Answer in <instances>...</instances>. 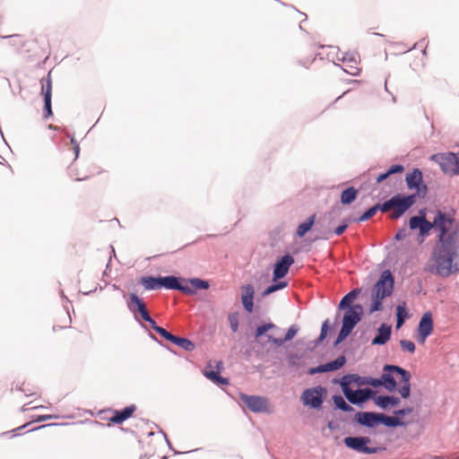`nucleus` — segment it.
Wrapping results in <instances>:
<instances>
[{"mask_svg": "<svg viewBox=\"0 0 459 459\" xmlns=\"http://www.w3.org/2000/svg\"><path fill=\"white\" fill-rule=\"evenodd\" d=\"M458 240L459 232L456 230L440 239L433 248L429 264L425 267V271L443 278L459 272Z\"/></svg>", "mask_w": 459, "mask_h": 459, "instance_id": "nucleus-1", "label": "nucleus"}, {"mask_svg": "<svg viewBox=\"0 0 459 459\" xmlns=\"http://www.w3.org/2000/svg\"><path fill=\"white\" fill-rule=\"evenodd\" d=\"M394 373L400 377L402 385L398 389L402 398H408L411 394V373L396 365L386 364L383 367V374L380 377L381 385L387 391L393 392L396 389L397 383L394 379Z\"/></svg>", "mask_w": 459, "mask_h": 459, "instance_id": "nucleus-2", "label": "nucleus"}, {"mask_svg": "<svg viewBox=\"0 0 459 459\" xmlns=\"http://www.w3.org/2000/svg\"><path fill=\"white\" fill-rule=\"evenodd\" d=\"M454 223V219L438 210L437 211L432 222L424 218L419 227L420 235L421 237H425L429 234L431 229H434V230L437 233V239L439 241L450 234L452 230H455L453 229Z\"/></svg>", "mask_w": 459, "mask_h": 459, "instance_id": "nucleus-3", "label": "nucleus"}, {"mask_svg": "<svg viewBox=\"0 0 459 459\" xmlns=\"http://www.w3.org/2000/svg\"><path fill=\"white\" fill-rule=\"evenodd\" d=\"M240 399L252 412L266 414L273 412V406L265 396L241 394Z\"/></svg>", "mask_w": 459, "mask_h": 459, "instance_id": "nucleus-4", "label": "nucleus"}, {"mask_svg": "<svg viewBox=\"0 0 459 459\" xmlns=\"http://www.w3.org/2000/svg\"><path fill=\"white\" fill-rule=\"evenodd\" d=\"M431 160L438 163L443 172L459 175V157L454 152L433 154Z\"/></svg>", "mask_w": 459, "mask_h": 459, "instance_id": "nucleus-5", "label": "nucleus"}, {"mask_svg": "<svg viewBox=\"0 0 459 459\" xmlns=\"http://www.w3.org/2000/svg\"><path fill=\"white\" fill-rule=\"evenodd\" d=\"M394 283V280L392 273L389 270H385L375 283L372 294L378 295L380 298H387L392 295Z\"/></svg>", "mask_w": 459, "mask_h": 459, "instance_id": "nucleus-6", "label": "nucleus"}, {"mask_svg": "<svg viewBox=\"0 0 459 459\" xmlns=\"http://www.w3.org/2000/svg\"><path fill=\"white\" fill-rule=\"evenodd\" d=\"M342 392L344 397L351 404L361 405L373 397L374 391L368 387L352 390L351 387L342 386Z\"/></svg>", "mask_w": 459, "mask_h": 459, "instance_id": "nucleus-7", "label": "nucleus"}, {"mask_svg": "<svg viewBox=\"0 0 459 459\" xmlns=\"http://www.w3.org/2000/svg\"><path fill=\"white\" fill-rule=\"evenodd\" d=\"M325 391V388L321 385L304 390L301 395L304 405L312 409H319L322 406L323 395Z\"/></svg>", "mask_w": 459, "mask_h": 459, "instance_id": "nucleus-8", "label": "nucleus"}, {"mask_svg": "<svg viewBox=\"0 0 459 459\" xmlns=\"http://www.w3.org/2000/svg\"><path fill=\"white\" fill-rule=\"evenodd\" d=\"M416 195H409L406 196L401 195L400 194L393 196V209L394 212L391 214L393 220L399 219L403 214L410 209L415 203Z\"/></svg>", "mask_w": 459, "mask_h": 459, "instance_id": "nucleus-9", "label": "nucleus"}, {"mask_svg": "<svg viewBox=\"0 0 459 459\" xmlns=\"http://www.w3.org/2000/svg\"><path fill=\"white\" fill-rule=\"evenodd\" d=\"M345 446L359 453L372 455L377 454L379 447H370L367 445L370 442V438L368 437H347L343 440Z\"/></svg>", "mask_w": 459, "mask_h": 459, "instance_id": "nucleus-10", "label": "nucleus"}, {"mask_svg": "<svg viewBox=\"0 0 459 459\" xmlns=\"http://www.w3.org/2000/svg\"><path fill=\"white\" fill-rule=\"evenodd\" d=\"M42 88L41 91L44 97V110H43V117L48 118L53 115L52 108H51V91H52V82L50 77V72L48 74L46 78L41 80Z\"/></svg>", "mask_w": 459, "mask_h": 459, "instance_id": "nucleus-11", "label": "nucleus"}, {"mask_svg": "<svg viewBox=\"0 0 459 459\" xmlns=\"http://www.w3.org/2000/svg\"><path fill=\"white\" fill-rule=\"evenodd\" d=\"M294 263V258L290 255L286 254L279 259L273 268V279L277 281L286 276L291 264Z\"/></svg>", "mask_w": 459, "mask_h": 459, "instance_id": "nucleus-12", "label": "nucleus"}, {"mask_svg": "<svg viewBox=\"0 0 459 459\" xmlns=\"http://www.w3.org/2000/svg\"><path fill=\"white\" fill-rule=\"evenodd\" d=\"M362 313V306L359 304L350 307L343 316L342 325L352 331L356 325L361 320Z\"/></svg>", "mask_w": 459, "mask_h": 459, "instance_id": "nucleus-13", "label": "nucleus"}, {"mask_svg": "<svg viewBox=\"0 0 459 459\" xmlns=\"http://www.w3.org/2000/svg\"><path fill=\"white\" fill-rule=\"evenodd\" d=\"M161 286L162 288L168 290H180L182 292H192L189 290V286L185 279L180 281L179 278L176 276H165L161 277Z\"/></svg>", "mask_w": 459, "mask_h": 459, "instance_id": "nucleus-14", "label": "nucleus"}, {"mask_svg": "<svg viewBox=\"0 0 459 459\" xmlns=\"http://www.w3.org/2000/svg\"><path fill=\"white\" fill-rule=\"evenodd\" d=\"M130 303L128 304V307L131 312L135 313L136 311L140 313L142 318L144 321L152 320V316H150L145 304L143 301L135 294L131 293L129 295Z\"/></svg>", "mask_w": 459, "mask_h": 459, "instance_id": "nucleus-15", "label": "nucleus"}, {"mask_svg": "<svg viewBox=\"0 0 459 459\" xmlns=\"http://www.w3.org/2000/svg\"><path fill=\"white\" fill-rule=\"evenodd\" d=\"M338 59L345 65V68H343L344 72L351 75H357L359 74V69L357 66V64L359 59V56L358 53H344L342 54V56Z\"/></svg>", "mask_w": 459, "mask_h": 459, "instance_id": "nucleus-16", "label": "nucleus"}, {"mask_svg": "<svg viewBox=\"0 0 459 459\" xmlns=\"http://www.w3.org/2000/svg\"><path fill=\"white\" fill-rule=\"evenodd\" d=\"M355 421L367 428L378 426L379 413L371 411H359L355 414Z\"/></svg>", "mask_w": 459, "mask_h": 459, "instance_id": "nucleus-17", "label": "nucleus"}, {"mask_svg": "<svg viewBox=\"0 0 459 459\" xmlns=\"http://www.w3.org/2000/svg\"><path fill=\"white\" fill-rule=\"evenodd\" d=\"M254 295L255 288L252 284H246L241 287L242 305L248 313H252L254 309Z\"/></svg>", "mask_w": 459, "mask_h": 459, "instance_id": "nucleus-18", "label": "nucleus"}, {"mask_svg": "<svg viewBox=\"0 0 459 459\" xmlns=\"http://www.w3.org/2000/svg\"><path fill=\"white\" fill-rule=\"evenodd\" d=\"M333 383L339 384L341 387H351V385L361 386L367 385V377H360L358 374H347L340 379H334Z\"/></svg>", "mask_w": 459, "mask_h": 459, "instance_id": "nucleus-19", "label": "nucleus"}, {"mask_svg": "<svg viewBox=\"0 0 459 459\" xmlns=\"http://www.w3.org/2000/svg\"><path fill=\"white\" fill-rule=\"evenodd\" d=\"M392 334V326L383 323L377 329V333L374 339L371 342L372 345H384L391 338Z\"/></svg>", "mask_w": 459, "mask_h": 459, "instance_id": "nucleus-20", "label": "nucleus"}, {"mask_svg": "<svg viewBox=\"0 0 459 459\" xmlns=\"http://www.w3.org/2000/svg\"><path fill=\"white\" fill-rule=\"evenodd\" d=\"M136 406L134 404L129 405L121 411H115L113 417L110 421L115 424H120L126 420L135 411Z\"/></svg>", "mask_w": 459, "mask_h": 459, "instance_id": "nucleus-21", "label": "nucleus"}, {"mask_svg": "<svg viewBox=\"0 0 459 459\" xmlns=\"http://www.w3.org/2000/svg\"><path fill=\"white\" fill-rule=\"evenodd\" d=\"M299 327L296 325H292L288 329L284 338H275L272 335H267L269 342H273L277 346H281L284 342L290 341L298 333Z\"/></svg>", "mask_w": 459, "mask_h": 459, "instance_id": "nucleus-22", "label": "nucleus"}, {"mask_svg": "<svg viewBox=\"0 0 459 459\" xmlns=\"http://www.w3.org/2000/svg\"><path fill=\"white\" fill-rule=\"evenodd\" d=\"M433 331V319L430 312H426L421 316L419 325L418 332H421L427 334H431Z\"/></svg>", "mask_w": 459, "mask_h": 459, "instance_id": "nucleus-23", "label": "nucleus"}, {"mask_svg": "<svg viewBox=\"0 0 459 459\" xmlns=\"http://www.w3.org/2000/svg\"><path fill=\"white\" fill-rule=\"evenodd\" d=\"M406 184L409 189L419 187L422 182V172L419 169H414L406 176Z\"/></svg>", "mask_w": 459, "mask_h": 459, "instance_id": "nucleus-24", "label": "nucleus"}, {"mask_svg": "<svg viewBox=\"0 0 459 459\" xmlns=\"http://www.w3.org/2000/svg\"><path fill=\"white\" fill-rule=\"evenodd\" d=\"M384 425L388 428H396L405 426V422L398 417H391L384 413H379L378 425Z\"/></svg>", "mask_w": 459, "mask_h": 459, "instance_id": "nucleus-25", "label": "nucleus"}, {"mask_svg": "<svg viewBox=\"0 0 459 459\" xmlns=\"http://www.w3.org/2000/svg\"><path fill=\"white\" fill-rule=\"evenodd\" d=\"M140 282L144 287V289L148 290H158L162 288L161 276H143L141 278Z\"/></svg>", "mask_w": 459, "mask_h": 459, "instance_id": "nucleus-26", "label": "nucleus"}, {"mask_svg": "<svg viewBox=\"0 0 459 459\" xmlns=\"http://www.w3.org/2000/svg\"><path fill=\"white\" fill-rule=\"evenodd\" d=\"M188 282L191 285L189 286V290L192 292H184L185 294L187 295H194L197 290H207L210 286L207 281L199 278L189 279Z\"/></svg>", "mask_w": 459, "mask_h": 459, "instance_id": "nucleus-27", "label": "nucleus"}, {"mask_svg": "<svg viewBox=\"0 0 459 459\" xmlns=\"http://www.w3.org/2000/svg\"><path fill=\"white\" fill-rule=\"evenodd\" d=\"M360 293L359 289H354L348 292L340 301L338 308L339 309H345L350 308L351 302L358 297V295Z\"/></svg>", "mask_w": 459, "mask_h": 459, "instance_id": "nucleus-28", "label": "nucleus"}, {"mask_svg": "<svg viewBox=\"0 0 459 459\" xmlns=\"http://www.w3.org/2000/svg\"><path fill=\"white\" fill-rule=\"evenodd\" d=\"M332 399L334 404V409L344 412H351L354 411V408L347 403L342 395L334 394Z\"/></svg>", "mask_w": 459, "mask_h": 459, "instance_id": "nucleus-29", "label": "nucleus"}, {"mask_svg": "<svg viewBox=\"0 0 459 459\" xmlns=\"http://www.w3.org/2000/svg\"><path fill=\"white\" fill-rule=\"evenodd\" d=\"M316 215L309 216L304 222L300 223L297 229V236L302 238L305 234L311 230L315 223Z\"/></svg>", "mask_w": 459, "mask_h": 459, "instance_id": "nucleus-30", "label": "nucleus"}, {"mask_svg": "<svg viewBox=\"0 0 459 459\" xmlns=\"http://www.w3.org/2000/svg\"><path fill=\"white\" fill-rule=\"evenodd\" d=\"M170 342L178 345L186 351H192L195 349L194 342L187 338L174 335Z\"/></svg>", "mask_w": 459, "mask_h": 459, "instance_id": "nucleus-31", "label": "nucleus"}, {"mask_svg": "<svg viewBox=\"0 0 459 459\" xmlns=\"http://www.w3.org/2000/svg\"><path fill=\"white\" fill-rule=\"evenodd\" d=\"M357 194L358 190L353 186L344 189L341 195V203L342 204H351L356 199Z\"/></svg>", "mask_w": 459, "mask_h": 459, "instance_id": "nucleus-32", "label": "nucleus"}, {"mask_svg": "<svg viewBox=\"0 0 459 459\" xmlns=\"http://www.w3.org/2000/svg\"><path fill=\"white\" fill-rule=\"evenodd\" d=\"M404 169L403 166L401 164H396L391 166L385 173L380 174L377 178V182L381 183L384 180H385L389 176L395 174V173H401Z\"/></svg>", "mask_w": 459, "mask_h": 459, "instance_id": "nucleus-33", "label": "nucleus"}, {"mask_svg": "<svg viewBox=\"0 0 459 459\" xmlns=\"http://www.w3.org/2000/svg\"><path fill=\"white\" fill-rule=\"evenodd\" d=\"M204 376L218 385H228L229 384V380L227 378L220 376V374L218 372H215L212 370L206 371L204 373Z\"/></svg>", "mask_w": 459, "mask_h": 459, "instance_id": "nucleus-34", "label": "nucleus"}, {"mask_svg": "<svg viewBox=\"0 0 459 459\" xmlns=\"http://www.w3.org/2000/svg\"><path fill=\"white\" fill-rule=\"evenodd\" d=\"M288 285L287 281H278L276 283L271 284L268 286L262 293L263 297L270 295L271 293L282 290Z\"/></svg>", "mask_w": 459, "mask_h": 459, "instance_id": "nucleus-35", "label": "nucleus"}, {"mask_svg": "<svg viewBox=\"0 0 459 459\" xmlns=\"http://www.w3.org/2000/svg\"><path fill=\"white\" fill-rule=\"evenodd\" d=\"M396 310H397L396 328H399L403 325L404 320L407 317V312L405 310L404 306H401V305L397 306Z\"/></svg>", "mask_w": 459, "mask_h": 459, "instance_id": "nucleus-36", "label": "nucleus"}, {"mask_svg": "<svg viewBox=\"0 0 459 459\" xmlns=\"http://www.w3.org/2000/svg\"><path fill=\"white\" fill-rule=\"evenodd\" d=\"M372 297H373L374 300H373L372 304L370 305L369 312L373 313V312L382 310V308H383L382 300L385 298H380L378 295H375V294H372Z\"/></svg>", "mask_w": 459, "mask_h": 459, "instance_id": "nucleus-37", "label": "nucleus"}, {"mask_svg": "<svg viewBox=\"0 0 459 459\" xmlns=\"http://www.w3.org/2000/svg\"><path fill=\"white\" fill-rule=\"evenodd\" d=\"M346 362V358L343 355L339 356L335 359L329 361L328 365L330 367L331 371L337 370L341 368Z\"/></svg>", "mask_w": 459, "mask_h": 459, "instance_id": "nucleus-38", "label": "nucleus"}, {"mask_svg": "<svg viewBox=\"0 0 459 459\" xmlns=\"http://www.w3.org/2000/svg\"><path fill=\"white\" fill-rule=\"evenodd\" d=\"M375 403L383 410H385L389 406L388 395H377L373 398Z\"/></svg>", "mask_w": 459, "mask_h": 459, "instance_id": "nucleus-39", "label": "nucleus"}, {"mask_svg": "<svg viewBox=\"0 0 459 459\" xmlns=\"http://www.w3.org/2000/svg\"><path fill=\"white\" fill-rule=\"evenodd\" d=\"M377 209L375 204L374 206H372L368 210H367L364 213H362L356 221L359 222L368 221V219L373 217L377 213Z\"/></svg>", "mask_w": 459, "mask_h": 459, "instance_id": "nucleus-40", "label": "nucleus"}, {"mask_svg": "<svg viewBox=\"0 0 459 459\" xmlns=\"http://www.w3.org/2000/svg\"><path fill=\"white\" fill-rule=\"evenodd\" d=\"M400 346L403 351L413 353L415 351V344L410 340H401Z\"/></svg>", "mask_w": 459, "mask_h": 459, "instance_id": "nucleus-41", "label": "nucleus"}, {"mask_svg": "<svg viewBox=\"0 0 459 459\" xmlns=\"http://www.w3.org/2000/svg\"><path fill=\"white\" fill-rule=\"evenodd\" d=\"M351 333V330L347 328L346 326L342 325V328L338 333L337 339L334 342V346H337L341 343L346 337Z\"/></svg>", "mask_w": 459, "mask_h": 459, "instance_id": "nucleus-42", "label": "nucleus"}, {"mask_svg": "<svg viewBox=\"0 0 459 459\" xmlns=\"http://www.w3.org/2000/svg\"><path fill=\"white\" fill-rule=\"evenodd\" d=\"M425 218V215H421V216H412L411 218H410V221H409V227L411 230H416V229H419L420 223L422 222V221L424 220Z\"/></svg>", "mask_w": 459, "mask_h": 459, "instance_id": "nucleus-43", "label": "nucleus"}, {"mask_svg": "<svg viewBox=\"0 0 459 459\" xmlns=\"http://www.w3.org/2000/svg\"><path fill=\"white\" fill-rule=\"evenodd\" d=\"M154 331L158 333L161 337H163L165 340L171 342L174 334L167 331L165 328L155 325Z\"/></svg>", "mask_w": 459, "mask_h": 459, "instance_id": "nucleus-44", "label": "nucleus"}, {"mask_svg": "<svg viewBox=\"0 0 459 459\" xmlns=\"http://www.w3.org/2000/svg\"><path fill=\"white\" fill-rule=\"evenodd\" d=\"M393 196L385 201V203L383 204H377L376 206H377V211H381L382 212H386L388 211H390L391 209H393Z\"/></svg>", "mask_w": 459, "mask_h": 459, "instance_id": "nucleus-45", "label": "nucleus"}, {"mask_svg": "<svg viewBox=\"0 0 459 459\" xmlns=\"http://www.w3.org/2000/svg\"><path fill=\"white\" fill-rule=\"evenodd\" d=\"M329 320L326 319L324 321L323 325H322V327H321V333H320V335L317 339V342H323L326 335H327V332H328V328H329Z\"/></svg>", "mask_w": 459, "mask_h": 459, "instance_id": "nucleus-46", "label": "nucleus"}, {"mask_svg": "<svg viewBox=\"0 0 459 459\" xmlns=\"http://www.w3.org/2000/svg\"><path fill=\"white\" fill-rule=\"evenodd\" d=\"M229 320H230V328H231L232 332L237 333L238 330V320L237 316L234 315H230L229 316Z\"/></svg>", "mask_w": 459, "mask_h": 459, "instance_id": "nucleus-47", "label": "nucleus"}, {"mask_svg": "<svg viewBox=\"0 0 459 459\" xmlns=\"http://www.w3.org/2000/svg\"><path fill=\"white\" fill-rule=\"evenodd\" d=\"M417 190V193L415 194L416 195V197L417 196H420V197H425V195H427V192H428V187L425 184H423L422 182L420 183V185L419 186V187H416L415 188Z\"/></svg>", "mask_w": 459, "mask_h": 459, "instance_id": "nucleus-48", "label": "nucleus"}, {"mask_svg": "<svg viewBox=\"0 0 459 459\" xmlns=\"http://www.w3.org/2000/svg\"><path fill=\"white\" fill-rule=\"evenodd\" d=\"M367 385H372L374 387L382 386L380 378H374L371 377H367Z\"/></svg>", "mask_w": 459, "mask_h": 459, "instance_id": "nucleus-49", "label": "nucleus"}, {"mask_svg": "<svg viewBox=\"0 0 459 459\" xmlns=\"http://www.w3.org/2000/svg\"><path fill=\"white\" fill-rule=\"evenodd\" d=\"M412 412V408L411 407H406V408H403V409H401V410H397V411H394V413L397 416H405V415H409Z\"/></svg>", "mask_w": 459, "mask_h": 459, "instance_id": "nucleus-50", "label": "nucleus"}, {"mask_svg": "<svg viewBox=\"0 0 459 459\" xmlns=\"http://www.w3.org/2000/svg\"><path fill=\"white\" fill-rule=\"evenodd\" d=\"M406 236H407L406 229H405V228H403V229H400V230L396 232V234H395V236H394V238H395V240H397V241H401V240L404 239V238H406Z\"/></svg>", "mask_w": 459, "mask_h": 459, "instance_id": "nucleus-51", "label": "nucleus"}, {"mask_svg": "<svg viewBox=\"0 0 459 459\" xmlns=\"http://www.w3.org/2000/svg\"><path fill=\"white\" fill-rule=\"evenodd\" d=\"M266 328L264 324L262 325H259L255 329V337L259 338L260 336L264 335L266 333Z\"/></svg>", "mask_w": 459, "mask_h": 459, "instance_id": "nucleus-52", "label": "nucleus"}, {"mask_svg": "<svg viewBox=\"0 0 459 459\" xmlns=\"http://www.w3.org/2000/svg\"><path fill=\"white\" fill-rule=\"evenodd\" d=\"M347 228H348V223H343L342 225H339L337 228H335L333 232L335 235L340 236L346 230Z\"/></svg>", "mask_w": 459, "mask_h": 459, "instance_id": "nucleus-53", "label": "nucleus"}, {"mask_svg": "<svg viewBox=\"0 0 459 459\" xmlns=\"http://www.w3.org/2000/svg\"><path fill=\"white\" fill-rule=\"evenodd\" d=\"M56 418H57V416H56V415H50V414L49 415H40L35 420V421L42 422V421H45V420H48L50 419H56Z\"/></svg>", "mask_w": 459, "mask_h": 459, "instance_id": "nucleus-54", "label": "nucleus"}, {"mask_svg": "<svg viewBox=\"0 0 459 459\" xmlns=\"http://www.w3.org/2000/svg\"><path fill=\"white\" fill-rule=\"evenodd\" d=\"M430 334H427V333H421V332H418V335H417V340L420 343H424L426 342V339L429 336Z\"/></svg>", "mask_w": 459, "mask_h": 459, "instance_id": "nucleus-55", "label": "nucleus"}, {"mask_svg": "<svg viewBox=\"0 0 459 459\" xmlns=\"http://www.w3.org/2000/svg\"><path fill=\"white\" fill-rule=\"evenodd\" d=\"M71 143L74 144V150L75 159H77V158H78V156H79V152H80V147H79V144L76 143V141L74 140V137L71 139Z\"/></svg>", "mask_w": 459, "mask_h": 459, "instance_id": "nucleus-56", "label": "nucleus"}, {"mask_svg": "<svg viewBox=\"0 0 459 459\" xmlns=\"http://www.w3.org/2000/svg\"><path fill=\"white\" fill-rule=\"evenodd\" d=\"M389 405H396L400 403V399L394 395H388Z\"/></svg>", "mask_w": 459, "mask_h": 459, "instance_id": "nucleus-57", "label": "nucleus"}, {"mask_svg": "<svg viewBox=\"0 0 459 459\" xmlns=\"http://www.w3.org/2000/svg\"><path fill=\"white\" fill-rule=\"evenodd\" d=\"M307 373L309 375H315V374L322 373L321 368H320V365L317 366V367H315V368H310L308 369Z\"/></svg>", "mask_w": 459, "mask_h": 459, "instance_id": "nucleus-58", "label": "nucleus"}, {"mask_svg": "<svg viewBox=\"0 0 459 459\" xmlns=\"http://www.w3.org/2000/svg\"><path fill=\"white\" fill-rule=\"evenodd\" d=\"M320 368H321L322 373L331 371L328 362L325 364L320 365Z\"/></svg>", "mask_w": 459, "mask_h": 459, "instance_id": "nucleus-59", "label": "nucleus"}, {"mask_svg": "<svg viewBox=\"0 0 459 459\" xmlns=\"http://www.w3.org/2000/svg\"><path fill=\"white\" fill-rule=\"evenodd\" d=\"M264 325H265L266 331H269V330L276 327V325L273 323H267V324H264Z\"/></svg>", "mask_w": 459, "mask_h": 459, "instance_id": "nucleus-60", "label": "nucleus"}, {"mask_svg": "<svg viewBox=\"0 0 459 459\" xmlns=\"http://www.w3.org/2000/svg\"><path fill=\"white\" fill-rule=\"evenodd\" d=\"M146 322L150 324L151 328H152V329H153V330H154V328H155V325H158L156 324V322H155L152 318V320H150V321H146Z\"/></svg>", "mask_w": 459, "mask_h": 459, "instance_id": "nucleus-61", "label": "nucleus"}, {"mask_svg": "<svg viewBox=\"0 0 459 459\" xmlns=\"http://www.w3.org/2000/svg\"><path fill=\"white\" fill-rule=\"evenodd\" d=\"M162 434H163V436H164V437H165V439H166V441H167L168 446L170 447V442H169V440L168 439V437H167L166 433L162 431Z\"/></svg>", "mask_w": 459, "mask_h": 459, "instance_id": "nucleus-62", "label": "nucleus"}, {"mask_svg": "<svg viewBox=\"0 0 459 459\" xmlns=\"http://www.w3.org/2000/svg\"><path fill=\"white\" fill-rule=\"evenodd\" d=\"M327 234L328 233H325L324 236L317 237L316 238L327 239L329 238Z\"/></svg>", "mask_w": 459, "mask_h": 459, "instance_id": "nucleus-63", "label": "nucleus"}, {"mask_svg": "<svg viewBox=\"0 0 459 459\" xmlns=\"http://www.w3.org/2000/svg\"><path fill=\"white\" fill-rule=\"evenodd\" d=\"M110 261H111V256L109 257V261H108V264H107V266H106V270H105V272H104V274H107V271H108V268H109V263H110Z\"/></svg>", "mask_w": 459, "mask_h": 459, "instance_id": "nucleus-64", "label": "nucleus"}]
</instances>
